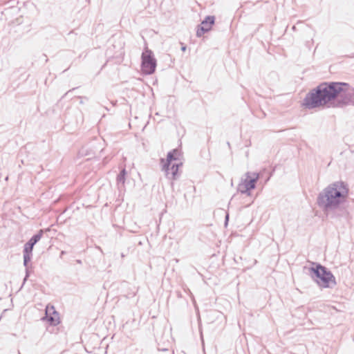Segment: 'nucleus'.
<instances>
[{
  "instance_id": "obj_4",
  "label": "nucleus",
  "mask_w": 354,
  "mask_h": 354,
  "mask_svg": "<svg viewBox=\"0 0 354 354\" xmlns=\"http://www.w3.org/2000/svg\"><path fill=\"white\" fill-rule=\"evenodd\" d=\"M310 270L315 274V281L320 287L330 288L336 284L335 277L324 266L319 265Z\"/></svg>"
},
{
  "instance_id": "obj_11",
  "label": "nucleus",
  "mask_w": 354,
  "mask_h": 354,
  "mask_svg": "<svg viewBox=\"0 0 354 354\" xmlns=\"http://www.w3.org/2000/svg\"><path fill=\"white\" fill-rule=\"evenodd\" d=\"M41 237V231H40L39 234L35 235L32 236L30 240L32 241L33 243H36L38 241L40 240Z\"/></svg>"
},
{
  "instance_id": "obj_2",
  "label": "nucleus",
  "mask_w": 354,
  "mask_h": 354,
  "mask_svg": "<svg viewBox=\"0 0 354 354\" xmlns=\"http://www.w3.org/2000/svg\"><path fill=\"white\" fill-rule=\"evenodd\" d=\"M348 194V188L342 182H336L327 187L319 195L318 203L325 207L337 206L346 200Z\"/></svg>"
},
{
  "instance_id": "obj_10",
  "label": "nucleus",
  "mask_w": 354,
  "mask_h": 354,
  "mask_svg": "<svg viewBox=\"0 0 354 354\" xmlns=\"http://www.w3.org/2000/svg\"><path fill=\"white\" fill-rule=\"evenodd\" d=\"M125 176H126V171L125 169H122L120 172V174L118 176V180L122 183V184L124 183L125 181Z\"/></svg>"
},
{
  "instance_id": "obj_6",
  "label": "nucleus",
  "mask_w": 354,
  "mask_h": 354,
  "mask_svg": "<svg viewBox=\"0 0 354 354\" xmlns=\"http://www.w3.org/2000/svg\"><path fill=\"white\" fill-rule=\"evenodd\" d=\"M259 178V174L257 173L248 174L245 178L239 183L238 190L242 194L249 193L251 189H254Z\"/></svg>"
},
{
  "instance_id": "obj_12",
  "label": "nucleus",
  "mask_w": 354,
  "mask_h": 354,
  "mask_svg": "<svg viewBox=\"0 0 354 354\" xmlns=\"http://www.w3.org/2000/svg\"><path fill=\"white\" fill-rule=\"evenodd\" d=\"M41 237V231H40L39 234L35 235L32 236L30 240L32 241L33 243H36L38 241L40 240Z\"/></svg>"
},
{
  "instance_id": "obj_1",
  "label": "nucleus",
  "mask_w": 354,
  "mask_h": 354,
  "mask_svg": "<svg viewBox=\"0 0 354 354\" xmlns=\"http://www.w3.org/2000/svg\"><path fill=\"white\" fill-rule=\"evenodd\" d=\"M350 86L343 82H324L310 91L303 102V106L313 109L324 106L339 96L347 94Z\"/></svg>"
},
{
  "instance_id": "obj_5",
  "label": "nucleus",
  "mask_w": 354,
  "mask_h": 354,
  "mask_svg": "<svg viewBox=\"0 0 354 354\" xmlns=\"http://www.w3.org/2000/svg\"><path fill=\"white\" fill-rule=\"evenodd\" d=\"M156 61L153 53L149 50H146L142 55V71L145 74H151L155 71Z\"/></svg>"
},
{
  "instance_id": "obj_3",
  "label": "nucleus",
  "mask_w": 354,
  "mask_h": 354,
  "mask_svg": "<svg viewBox=\"0 0 354 354\" xmlns=\"http://www.w3.org/2000/svg\"><path fill=\"white\" fill-rule=\"evenodd\" d=\"M163 169L175 178L178 174V167L182 165L181 153L174 149L167 154L166 160H162Z\"/></svg>"
},
{
  "instance_id": "obj_7",
  "label": "nucleus",
  "mask_w": 354,
  "mask_h": 354,
  "mask_svg": "<svg viewBox=\"0 0 354 354\" xmlns=\"http://www.w3.org/2000/svg\"><path fill=\"white\" fill-rule=\"evenodd\" d=\"M45 319L52 326H56L60 322L59 314L55 310V307L51 305H48L46 308Z\"/></svg>"
},
{
  "instance_id": "obj_13",
  "label": "nucleus",
  "mask_w": 354,
  "mask_h": 354,
  "mask_svg": "<svg viewBox=\"0 0 354 354\" xmlns=\"http://www.w3.org/2000/svg\"><path fill=\"white\" fill-rule=\"evenodd\" d=\"M182 49H183V51L185 50V47H183Z\"/></svg>"
},
{
  "instance_id": "obj_8",
  "label": "nucleus",
  "mask_w": 354,
  "mask_h": 354,
  "mask_svg": "<svg viewBox=\"0 0 354 354\" xmlns=\"http://www.w3.org/2000/svg\"><path fill=\"white\" fill-rule=\"evenodd\" d=\"M214 24V17L212 16L207 17L205 20H203L200 26L198 28L196 31V35L198 37L203 36L205 32L209 31L212 26Z\"/></svg>"
},
{
  "instance_id": "obj_9",
  "label": "nucleus",
  "mask_w": 354,
  "mask_h": 354,
  "mask_svg": "<svg viewBox=\"0 0 354 354\" xmlns=\"http://www.w3.org/2000/svg\"><path fill=\"white\" fill-rule=\"evenodd\" d=\"M35 243H33L32 240H30L24 247V260L26 261L27 259H30V254L32 251L33 246Z\"/></svg>"
}]
</instances>
